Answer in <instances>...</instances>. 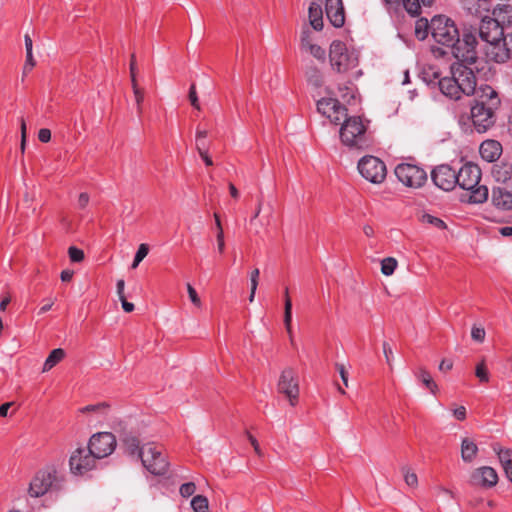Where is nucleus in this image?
Masks as SVG:
<instances>
[{
  "mask_svg": "<svg viewBox=\"0 0 512 512\" xmlns=\"http://www.w3.org/2000/svg\"><path fill=\"white\" fill-rule=\"evenodd\" d=\"M471 96L470 113L467 119L476 132L485 133L497 122V112L501 107L500 95L492 86L482 84L478 86V91Z\"/></svg>",
  "mask_w": 512,
  "mask_h": 512,
  "instance_id": "1",
  "label": "nucleus"
},
{
  "mask_svg": "<svg viewBox=\"0 0 512 512\" xmlns=\"http://www.w3.org/2000/svg\"><path fill=\"white\" fill-rule=\"evenodd\" d=\"M464 45L469 49L462 52L456 48L455 59L450 66V72L454 75L462 92L466 96H471L478 91L476 73L483 67H479L480 61L476 47L478 40L472 36H466Z\"/></svg>",
  "mask_w": 512,
  "mask_h": 512,
  "instance_id": "2",
  "label": "nucleus"
},
{
  "mask_svg": "<svg viewBox=\"0 0 512 512\" xmlns=\"http://www.w3.org/2000/svg\"><path fill=\"white\" fill-rule=\"evenodd\" d=\"M431 35L433 39L446 47L451 48V53L455 56L456 48L465 51L469 49L464 45L466 36H472L476 38V30L470 28H464L462 34H460L455 22L446 15H435L430 21Z\"/></svg>",
  "mask_w": 512,
  "mask_h": 512,
  "instance_id": "3",
  "label": "nucleus"
},
{
  "mask_svg": "<svg viewBox=\"0 0 512 512\" xmlns=\"http://www.w3.org/2000/svg\"><path fill=\"white\" fill-rule=\"evenodd\" d=\"M369 123V120L364 122L360 116H347L341 123L339 132L341 142L350 148H367L370 143V139L367 135Z\"/></svg>",
  "mask_w": 512,
  "mask_h": 512,
  "instance_id": "4",
  "label": "nucleus"
},
{
  "mask_svg": "<svg viewBox=\"0 0 512 512\" xmlns=\"http://www.w3.org/2000/svg\"><path fill=\"white\" fill-rule=\"evenodd\" d=\"M329 61L332 70L344 74L358 66L359 57L358 53L349 50L344 42L334 40L329 48Z\"/></svg>",
  "mask_w": 512,
  "mask_h": 512,
  "instance_id": "5",
  "label": "nucleus"
},
{
  "mask_svg": "<svg viewBox=\"0 0 512 512\" xmlns=\"http://www.w3.org/2000/svg\"><path fill=\"white\" fill-rule=\"evenodd\" d=\"M63 477H59L54 467L41 469L32 478L28 494L33 498L44 496L50 490H60Z\"/></svg>",
  "mask_w": 512,
  "mask_h": 512,
  "instance_id": "6",
  "label": "nucleus"
},
{
  "mask_svg": "<svg viewBox=\"0 0 512 512\" xmlns=\"http://www.w3.org/2000/svg\"><path fill=\"white\" fill-rule=\"evenodd\" d=\"M142 465L155 476H163L169 470V462L160 445L154 442L142 445Z\"/></svg>",
  "mask_w": 512,
  "mask_h": 512,
  "instance_id": "7",
  "label": "nucleus"
},
{
  "mask_svg": "<svg viewBox=\"0 0 512 512\" xmlns=\"http://www.w3.org/2000/svg\"><path fill=\"white\" fill-rule=\"evenodd\" d=\"M394 172L397 179L409 188H420L428 179L426 171L415 164H398Z\"/></svg>",
  "mask_w": 512,
  "mask_h": 512,
  "instance_id": "8",
  "label": "nucleus"
},
{
  "mask_svg": "<svg viewBox=\"0 0 512 512\" xmlns=\"http://www.w3.org/2000/svg\"><path fill=\"white\" fill-rule=\"evenodd\" d=\"M359 173L369 182L382 183L387 175L385 163L375 156H364L358 162Z\"/></svg>",
  "mask_w": 512,
  "mask_h": 512,
  "instance_id": "9",
  "label": "nucleus"
},
{
  "mask_svg": "<svg viewBox=\"0 0 512 512\" xmlns=\"http://www.w3.org/2000/svg\"><path fill=\"white\" fill-rule=\"evenodd\" d=\"M476 35L478 34L480 39L490 45V51H496L501 40H503V27L499 22L489 16L482 18L479 28L476 29Z\"/></svg>",
  "mask_w": 512,
  "mask_h": 512,
  "instance_id": "10",
  "label": "nucleus"
},
{
  "mask_svg": "<svg viewBox=\"0 0 512 512\" xmlns=\"http://www.w3.org/2000/svg\"><path fill=\"white\" fill-rule=\"evenodd\" d=\"M278 393L283 394L291 406H295L299 400V381L296 371L291 368H285L279 377L277 384Z\"/></svg>",
  "mask_w": 512,
  "mask_h": 512,
  "instance_id": "11",
  "label": "nucleus"
},
{
  "mask_svg": "<svg viewBox=\"0 0 512 512\" xmlns=\"http://www.w3.org/2000/svg\"><path fill=\"white\" fill-rule=\"evenodd\" d=\"M117 445L116 437L111 432H98L93 434L88 442L90 452L100 459L111 455Z\"/></svg>",
  "mask_w": 512,
  "mask_h": 512,
  "instance_id": "12",
  "label": "nucleus"
},
{
  "mask_svg": "<svg viewBox=\"0 0 512 512\" xmlns=\"http://www.w3.org/2000/svg\"><path fill=\"white\" fill-rule=\"evenodd\" d=\"M97 459L99 458L96 457L94 453L90 452V448L88 446L87 449H76L69 459L71 473L74 475L85 474L86 472L95 468Z\"/></svg>",
  "mask_w": 512,
  "mask_h": 512,
  "instance_id": "13",
  "label": "nucleus"
},
{
  "mask_svg": "<svg viewBox=\"0 0 512 512\" xmlns=\"http://www.w3.org/2000/svg\"><path fill=\"white\" fill-rule=\"evenodd\" d=\"M317 110L331 123L338 125L348 116L347 108L336 98H322L317 101Z\"/></svg>",
  "mask_w": 512,
  "mask_h": 512,
  "instance_id": "14",
  "label": "nucleus"
},
{
  "mask_svg": "<svg viewBox=\"0 0 512 512\" xmlns=\"http://www.w3.org/2000/svg\"><path fill=\"white\" fill-rule=\"evenodd\" d=\"M431 180L435 186L451 191L457 185V171L448 164H441L431 171Z\"/></svg>",
  "mask_w": 512,
  "mask_h": 512,
  "instance_id": "15",
  "label": "nucleus"
},
{
  "mask_svg": "<svg viewBox=\"0 0 512 512\" xmlns=\"http://www.w3.org/2000/svg\"><path fill=\"white\" fill-rule=\"evenodd\" d=\"M480 180L481 169L475 163L467 162L457 172V185L464 190L475 188Z\"/></svg>",
  "mask_w": 512,
  "mask_h": 512,
  "instance_id": "16",
  "label": "nucleus"
},
{
  "mask_svg": "<svg viewBox=\"0 0 512 512\" xmlns=\"http://www.w3.org/2000/svg\"><path fill=\"white\" fill-rule=\"evenodd\" d=\"M469 483L471 486L490 489L498 483V474L494 468L482 466L473 470Z\"/></svg>",
  "mask_w": 512,
  "mask_h": 512,
  "instance_id": "17",
  "label": "nucleus"
},
{
  "mask_svg": "<svg viewBox=\"0 0 512 512\" xmlns=\"http://www.w3.org/2000/svg\"><path fill=\"white\" fill-rule=\"evenodd\" d=\"M325 12L329 22L336 28L345 23V10L342 0H326Z\"/></svg>",
  "mask_w": 512,
  "mask_h": 512,
  "instance_id": "18",
  "label": "nucleus"
},
{
  "mask_svg": "<svg viewBox=\"0 0 512 512\" xmlns=\"http://www.w3.org/2000/svg\"><path fill=\"white\" fill-rule=\"evenodd\" d=\"M488 54L496 63H504L510 59L512 57V33L504 34L496 51H489Z\"/></svg>",
  "mask_w": 512,
  "mask_h": 512,
  "instance_id": "19",
  "label": "nucleus"
},
{
  "mask_svg": "<svg viewBox=\"0 0 512 512\" xmlns=\"http://www.w3.org/2000/svg\"><path fill=\"white\" fill-rule=\"evenodd\" d=\"M479 152L484 160L495 162L502 154V145L497 140L488 139L481 143Z\"/></svg>",
  "mask_w": 512,
  "mask_h": 512,
  "instance_id": "20",
  "label": "nucleus"
},
{
  "mask_svg": "<svg viewBox=\"0 0 512 512\" xmlns=\"http://www.w3.org/2000/svg\"><path fill=\"white\" fill-rule=\"evenodd\" d=\"M440 91L447 97L458 100L461 98L463 94L458 82L456 81L454 75L451 74V77H443L438 81Z\"/></svg>",
  "mask_w": 512,
  "mask_h": 512,
  "instance_id": "21",
  "label": "nucleus"
},
{
  "mask_svg": "<svg viewBox=\"0 0 512 512\" xmlns=\"http://www.w3.org/2000/svg\"><path fill=\"white\" fill-rule=\"evenodd\" d=\"M492 203L499 209L512 210V191L504 187H494L492 190Z\"/></svg>",
  "mask_w": 512,
  "mask_h": 512,
  "instance_id": "22",
  "label": "nucleus"
},
{
  "mask_svg": "<svg viewBox=\"0 0 512 512\" xmlns=\"http://www.w3.org/2000/svg\"><path fill=\"white\" fill-rule=\"evenodd\" d=\"M120 441L123 443L125 452L130 456L143 457L142 446H140V440L131 433L123 432L120 434Z\"/></svg>",
  "mask_w": 512,
  "mask_h": 512,
  "instance_id": "23",
  "label": "nucleus"
},
{
  "mask_svg": "<svg viewBox=\"0 0 512 512\" xmlns=\"http://www.w3.org/2000/svg\"><path fill=\"white\" fill-rule=\"evenodd\" d=\"M386 4H399L402 3L405 10L413 17L420 15L421 13V5L423 6H431L433 0H383Z\"/></svg>",
  "mask_w": 512,
  "mask_h": 512,
  "instance_id": "24",
  "label": "nucleus"
},
{
  "mask_svg": "<svg viewBox=\"0 0 512 512\" xmlns=\"http://www.w3.org/2000/svg\"><path fill=\"white\" fill-rule=\"evenodd\" d=\"M493 19H495L503 30L512 27V6L509 4L498 5L493 9Z\"/></svg>",
  "mask_w": 512,
  "mask_h": 512,
  "instance_id": "25",
  "label": "nucleus"
},
{
  "mask_svg": "<svg viewBox=\"0 0 512 512\" xmlns=\"http://www.w3.org/2000/svg\"><path fill=\"white\" fill-rule=\"evenodd\" d=\"M284 325L289 335L290 342L294 345L293 332H292V300L289 296L288 287L284 290Z\"/></svg>",
  "mask_w": 512,
  "mask_h": 512,
  "instance_id": "26",
  "label": "nucleus"
},
{
  "mask_svg": "<svg viewBox=\"0 0 512 512\" xmlns=\"http://www.w3.org/2000/svg\"><path fill=\"white\" fill-rule=\"evenodd\" d=\"M478 446L477 444L469 439L464 438L461 442V458L466 463H471L477 457Z\"/></svg>",
  "mask_w": 512,
  "mask_h": 512,
  "instance_id": "27",
  "label": "nucleus"
},
{
  "mask_svg": "<svg viewBox=\"0 0 512 512\" xmlns=\"http://www.w3.org/2000/svg\"><path fill=\"white\" fill-rule=\"evenodd\" d=\"M309 21L313 29L321 31L323 29V11L322 7L312 2L309 6Z\"/></svg>",
  "mask_w": 512,
  "mask_h": 512,
  "instance_id": "28",
  "label": "nucleus"
},
{
  "mask_svg": "<svg viewBox=\"0 0 512 512\" xmlns=\"http://www.w3.org/2000/svg\"><path fill=\"white\" fill-rule=\"evenodd\" d=\"M492 174L498 182L505 183L512 177V165L509 163L495 164L492 168Z\"/></svg>",
  "mask_w": 512,
  "mask_h": 512,
  "instance_id": "29",
  "label": "nucleus"
},
{
  "mask_svg": "<svg viewBox=\"0 0 512 512\" xmlns=\"http://www.w3.org/2000/svg\"><path fill=\"white\" fill-rule=\"evenodd\" d=\"M307 82L315 88L323 85V75L321 70L314 64L307 66L305 71Z\"/></svg>",
  "mask_w": 512,
  "mask_h": 512,
  "instance_id": "30",
  "label": "nucleus"
},
{
  "mask_svg": "<svg viewBox=\"0 0 512 512\" xmlns=\"http://www.w3.org/2000/svg\"><path fill=\"white\" fill-rule=\"evenodd\" d=\"M418 380L433 394L436 395L438 392V385L433 380L431 374L425 369L420 368L416 374Z\"/></svg>",
  "mask_w": 512,
  "mask_h": 512,
  "instance_id": "31",
  "label": "nucleus"
},
{
  "mask_svg": "<svg viewBox=\"0 0 512 512\" xmlns=\"http://www.w3.org/2000/svg\"><path fill=\"white\" fill-rule=\"evenodd\" d=\"M65 357V351L62 348L53 349L48 355L43 365V372L51 370Z\"/></svg>",
  "mask_w": 512,
  "mask_h": 512,
  "instance_id": "32",
  "label": "nucleus"
},
{
  "mask_svg": "<svg viewBox=\"0 0 512 512\" xmlns=\"http://www.w3.org/2000/svg\"><path fill=\"white\" fill-rule=\"evenodd\" d=\"M471 192L469 202L471 203H483L488 198V188L485 185H477L475 188L469 190Z\"/></svg>",
  "mask_w": 512,
  "mask_h": 512,
  "instance_id": "33",
  "label": "nucleus"
},
{
  "mask_svg": "<svg viewBox=\"0 0 512 512\" xmlns=\"http://www.w3.org/2000/svg\"><path fill=\"white\" fill-rule=\"evenodd\" d=\"M431 32L430 22L424 17L419 18L415 24V36L418 40H425Z\"/></svg>",
  "mask_w": 512,
  "mask_h": 512,
  "instance_id": "34",
  "label": "nucleus"
},
{
  "mask_svg": "<svg viewBox=\"0 0 512 512\" xmlns=\"http://www.w3.org/2000/svg\"><path fill=\"white\" fill-rule=\"evenodd\" d=\"M191 507L194 512H209V502L206 496L196 495L191 500Z\"/></svg>",
  "mask_w": 512,
  "mask_h": 512,
  "instance_id": "35",
  "label": "nucleus"
},
{
  "mask_svg": "<svg viewBox=\"0 0 512 512\" xmlns=\"http://www.w3.org/2000/svg\"><path fill=\"white\" fill-rule=\"evenodd\" d=\"M421 222L424 224L432 225L435 228L440 229V230H444L447 228L446 223L442 219H440L436 216H433L431 214H428V213L422 214Z\"/></svg>",
  "mask_w": 512,
  "mask_h": 512,
  "instance_id": "36",
  "label": "nucleus"
},
{
  "mask_svg": "<svg viewBox=\"0 0 512 512\" xmlns=\"http://www.w3.org/2000/svg\"><path fill=\"white\" fill-rule=\"evenodd\" d=\"M493 451L497 454L498 459L503 465V461H512V450L509 448H502L500 444L495 443L492 445Z\"/></svg>",
  "mask_w": 512,
  "mask_h": 512,
  "instance_id": "37",
  "label": "nucleus"
},
{
  "mask_svg": "<svg viewBox=\"0 0 512 512\" xmlns=\"http://www.w3.org/2000/svg\"><path fill=\"white\" fill-rule=\"evenodd\" d=\"M396 267L397 260L393 257H387L381 261V272L386 276L392 275Z\"/></svg>",
  "mask_w": 512,
  "mask_h": 512,
  "instance_id": "38",
  "label": "nucleus"
},
{
  "mask_svg": "<svg viewBox=\"0 0 512 512\" xmlns=\"http://www.w3.org/2000/svg\"><path fill=\"white\" fill-rule=\"evenodd\" d=\"M132 84V89H133V92H134V95H135V101H136V105H137V112L138 114H142V103L144 101V90L142 88H140L138 86V82L137 80H134V83H131Z\"/></svg>",
  "mask_w": 512,
  "mask_h": 512,
  "instance_id": "39",
  "label": "nucleus"
},
{
  "mask_svg": "<svg viewBox=\"0 0 512 512\" xmlns=\"http://www.w3.org/2000/svg\"><path fill=\"white\" fill-rule=\"evenodd\" d=\"M475 375L479 379L480 382H482V383L489 382L490 375H489L488 368L485 364V360H482L480 363L477 364L476 369H475Z\"/></svg>",
  "mask_w": 512,
  "mask_h": 512,
  "instance_id": "40",
  "label": "nucleus"
},
{
  "mask_svg": "<svg viewBox=\"0 0 512 512\" xmlns=\"http://www.w3.org/2000/svg\"><path fill=\"white\" fill-rule=\"evenodd\" d=\"M148 252H149L148 245L141 244L134 256L132 268H136L139 265V263L147 256Z\"/></svg>",
  "mask_w": 512,
  "mask_h": 512,
  "instance_id": "41",
  "label": "nucleus"
},
{
  "mask_svg": "<svg viewBox=\"0 0 512 512\" xmlns=\"http://www.w3.org/2000/svg\"><path fill=\"white\" fill-rule=\"evenodd\" d=\"M402 472L404 475L405 483L410 487H417L418 477H417L416 473L410 472V469L407 467H403Z\"/></svg>",
  "mask_w": 512,
  "mask_h": 512,
  "instance_id": "42",
  "label": "nucleus"
},
{
  "mask_svg": "<svg viewBox=\"0 0 512 512\" xmlns=\"http://www.w3.org/2000/svg\"><path fill=\"white\" fill-rule=\"evenodd\" d=\"M308 49H309V52L311 53V55H313V57H315L316 59H318L321 62H325L326 52L321 46H319L317 44H309Z\"/></svg>",
  "mask_w": 512,
  "mask_h": 512,
  "instance_id": "43",
  "label": "nucleus"
},
{
  "mask_svg": "<svg viewBox=\"0 0 512 512\" xmlns=\"http://www.w3.org/2000/svg\"><path fill=\"white\" fill-rule=\"evenodd\" d=\"M259 275H260V271H259L258 268H255L251 272V276H250V279H251V292H250V296H249V301L250 302H252L254 300L256 289H257V286H258Z\"/></svg>",
  "mask_w": 512,
  "mask_h": 512,
  "instance_id": "44",
  "label": "nucleus"
},
{
  "mask_svg": "<svg viewBox=\"0 0 512 512\" xmlns=\"http://www.w3.org/2000/svg\"><path fill=\"white\" fill-rule=\"evenodd\" d=\"M68 255L72 262H77V263L83 261L84 257H85L83 250H81L75 246L69 247Z\"/></svg>",
  "mask_w": 512,
  "mask_h": 512,
  "instance_id": "45",
  "label": "nucleus"
},
{
  "mask_svg": "<svg viewBox=\"0 0 512 512\" xmlns=\"http://www.w3.org/2000/svg\"><path fill=\"white\" fill-rule=\"evenodd\" d=\"M196 491V485L194 482H187L180 486V494L184 498L192 496Z\"/></svg>",
  "mask_w": 512,
  "mask_h": 512,
  "instance_id": "46",
  "label": "nucleus"
},
{
  "mask_svg": "<svg viewBox=\"0 0 512 512\" xmlns=\"http://www.w3.org/2000/svg\"><path fill=\"white\" fill-rule=\"evenodd\" d=\"M485 329L483 327L473 326L471 330V337L473 340L482 343L485 339Z\"/></svg>",
  "mask_w": 512,
  "mask_h": 512,
  "instance_id": "47",
  "label": "nucleus"
},
{
  "mask_svg": "<svg viewBox=\"0 0 512 512\" xmlns=\"http://www.w3.org/2000/svg\"><path fill=\"white\" fill-rule=\"evenodd\" d=\"M188 97H189V101H190L191 105L195 109L200 110V103H199V99L197 96L195 84H192L190 86Z\"/></svg>",
  "mask_w": 512,
  "mask_h": 512,
  "instance_id": "48",
  "label": "nucleus"
},
{
  "mask_svg": "<svg viewBox=\"0 0 512 512\" xmlns=\"http://www.w3.org/2000/svg\"><path fill=\"white\" fill-rule=\"evenodd\" d=\"M187 291H188V295H189V298L191 300V302L196 306V307H200L201 306V300H200V297L198 296L196 290L194 289V287L191 285V284H187Z\"/></svg>",
  "mask_w": 512,
  "mask_h": 512,
  "instance_id": "49",
  "label": "nucleus"
},
{
  "mask_svg": "<svg viewBox=\"0 0 512 512\" xmlns=\"http://www.w3.org/2000/svg\"><path fill=\"white\" fill-rule=\"evenodd\" d=\"M106 408H109V404H107L106 402H102V403H98L95 405H87V406L81 408L80 411L82 413L96 412V411H99L101 409H106Z\"/></svg>",
  "mask_w": 512,
  "mask_h": 512,
  "instance_id": "50",
  "label": "nucleus"
},
{
  "mask_svg": "<svg viewBox=\"0 0 512 512\" xmlns=\"http://www.w3.org/2000/svg\"><path fill=\"white\" fill-rule=\"evenodd\" d=\"M335 368L339 372L344 386L348 387V371L346 370L344 364L336 363Z\"/></svg>",
  "mask_w": 512,
  "mask_h": 512,
  "instance_id": "51",
  "label": "nucleus"
},
{
  "mask_svg": "<svg viewBox=\"0 0 512 512\" xmlns=\"http://www.w3.org/2000/svg\"><path fill=\"white\" fill-rule=\"evenodd\" d=\"M245 434L247 436V439L249 440V442L253 446L255 453L258 456H261L262 455V451H261V448H260V445H259L257 439L249 431H246Z\"/></svg>",
  "mask_w": 512,
  "mask_h": 512,
  "instance_id": "52",
  "label": "nucleus"
},
{
  "mask_svg": "<svg viewBox=\"0 0 512 512\" xmlns=\"http://www.w3.org/2000/svg\"><path fill=\"white\" fill-rule=\"evenodd\" d=\"M136 72H137V63H136V56L134 53L131 55L130 59V77H131V83H134V80L136 79Z\"/></svg>",
  "mask_w": 512,
  "mask_h": 512,
  "instance_id": "53",
  "label": "nucleus"
},
{
  "mask_svg": "<svg viewBox=\"0 0 512 512\" xmlns=\"http://www.w3.org/2000/svg\"><path fill=\"white\" fill-rule=\"evenodd\" d=\"M38 139L43 143H47L51 139V131L47 128H41L38 132Z\"/></svg>",
  "mask_w": 512,
  "mask_h": 512,
  "instance_id": "54",
  "label": "nucleus"
},
{
  "mask_svg": "<svg viewBox=\"0 0 512 512\" xmlns=\"http://www.w3.org/2000/svg\"><path fill=\"white\" fill-rule=\"evenodd\" d=\"M36 62L33 58L32 52H26V62L24 65V73L27 71H31L35 66Z\"/></svg>",
  "mask_w": 512,
  "mask_h": 512,
  "instance_id": "55",
  "label": "nucleus"
},
{
  "mask_svg": "<svg viewBox=\"0 0 512 512\" xmlns=\"http://www.w3.org/2000/svg\"><path fill=\"white\" fill-rule=\"evenodd\" d=\"M21 151L24 152L25 150V145H26V122L24 120V118H21Z\"/></svg>",
  "mask_w": 512,
  "mask_h": 512,
  "instance_id": "56",
  "label": "nucleus"
},
{
  "mask_svg": "<svg viewBox=\"0 0 512 512\" xmlns=\"http://www.w3.org/2000/svg\"><path fill=\"white\" fill-rule=\"evenodd\" d=\"M466 414V408L464 406H459L453 410L454 417L459 421H464L466 419Z\"/></svg>",
  "mask_w": 512,
  "mask_h": 512,
  "instance_id": "57",
  "label": "nucleus"
},
{
  "mask_svg": "<svg viewBox=\"0 0 512 512\" xmlns=\"http://www.w3.org/2000/svg\"><path fill=\"white\" fill-rule=\"evenodd\" d=\"M89 199H90V197H89L88 193H86V192L80 193V195L78 197L79 208L84 209L88 205Z\"/></svg>",
  "mask_w": 512,
  "mask_h": 512,
  "instance_id": "58",
  "label": "nucleus"
},
{
  "mask_svg": "<svg viewBox=\"0 0 512 512\" xmlns=\"http://www.w3.org/2000/svg\"><path fill=\"white\" fill-rule=\"evenodd\" d=\"M506 477L512 483V460L511 461H503V465H501Z\"/></svg>",
  "mask_w": 512,
  "mask_h": 512,
  "instance_id": "59",
  "label": "nucleus"
},
{
  "mask_svg": "<svg viewBox=\"0 0 512 512\" xmlns=\"http://www.w3.org/2000/svg\"><path fill=\"white\" fill-rule=\"evenodd\" d=\"M217 248L220 254L224 253L225 250V241H224V232L217 233Z\"/></svg>",
  "mask_w": 512,
  "mask_h": 512,
  "instance_id": "60",
  "label": "nucleus"
},
{
  "mask_svg": "<svg viewBox=\"0 0 512 512\" xmlns=\"http://www.w3.org/2000/svg\"><path fill=\"white\" fill-rule=\"evenodd\" d=\"M383 352L386 358V362L389 366H391V356L393 354L391 347L387 342L383 343Z\"/></svg>",
  "mask_w": 512,
  "mask_h": 512,
  "instance_id": "61",
  "label": "nucleus"
},
{
  "mask_svg": "<svg viewBox=\"0 0 512 512\" xmlns=\"http://www.w3.org/2000/svg\"><path fill=\"white\" fill-rule=\"evenodd\" d=\"M196 149L198 153L208 150V143L206 141V138L196 139Z\"/></svg>",
  "mask_w": 512,
  "mask_h": 512,
  "instance_id": "62",
  "label": "nucleus"
},
{
  "mask_svg": "<svg viewBox=\"0 0 512 512\" xmlns=\"http://www.w3.org/2000/svg\"><path fill=\"white\" fill-rule=\"evenodd\" d=\"M119 300L121 301L122 308L125 312L131 313L134 310V304L128 302L126 296H124L123 298H119Z\"/></svg>",
  "mask_w": 512,
  "mask_h": 512,
  "instance_id": "63",
  "label": "nucleus"
},
{
  "mask_svg": "<svg viewBox=\"0 0 512 512\" xmlns=\"http://www.w3.org/2000/svg\"><path fill=\"white\" fill-rule=\"evenodd\" d=\"M452 367H453L452 360L443 359L439 365V370L442 372H447V371L451 370Z\"/></svg>",
  "mask_w": 512,
  "mask_h": 512,
  "instance_id": "64",
  "label": "nucleus"
}]
</instances>
